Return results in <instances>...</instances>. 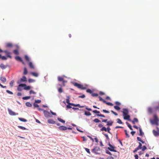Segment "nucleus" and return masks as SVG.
<instances>
[{
	"label": "nucleus",
	"mask_w": 159,
	"mask_h": 159,
	"mask_svg": "<svg viewBox=\"0 0 159 159\" xmlns=\"http://www.w3.org/2000/svg\"><path fill=\"white\" fill-rule=\"evenodd\" d=\"M142 148L140 147V146H138L133 151V152H136L138 150L141 149Z\"/></svg>",
	"instance_id": "21"
},
{
	"label": "nucleus",
	"mask_w": 159,
	"mask_h": 159,
	"mask_svg": "<svg viewBox=\"0 0 159 159\" xmlns=\"http://www.w3.org/2000/svg\"><path fill=\"white\" fill-rule=\"evenodd\" d=\"M107 159H114V158L113 157L111 156H109L108 157Z\"/></svg>",
	"instance_id": "64"
},
{
	"label": "nucleus",
	"mask_w": 159,
	"mask_h": 159,
	"mask_svg": "<svg viewBox=\"0 0 159 159\" xmlns=\"http://www.w3.org/2000/svg\"><path fill=\"white\" fill-rule=\"evenodd\" d=\"M20 81L21 82H26L27 81V79L25 76H23L20 79Z\"/></svg>",
	"instance_id": "14"
},
{
	"label": "nucleus",
	"mask_w": 159,
	"mask_h": 159,
	"mask_svg": "<svg viewBox=\"0 0 159 159\" xmlns=\"http://www.w3.org/2000/svg\"><path fill=\"white\" fill-rule=\"evenodd\" d=\"M100 151V148L97 147H95L92 150V152L96 154H99Z\"/></svg>",
	"instance_id": "3"
},
{
	"label": "nucleus",
	"mask_w": 159,
	"mask_h": 159,
	"mask_svg": "<svg viewBox=\"0 0 159 159\" xmlns=\"http://www.w3.org/2000/svg\"><path fill=\"white\" fill-rule=\"evenodd\" d=\"M107 131L110 134H111V132H110V130H111V129L109 127H108L107 128Z\"/></svg>",
	"instance_id": "54"
},
{
	"label": "nucleus",
	"mask_w": 159,
	"mask_h": 159,
	"mask_svg": "<svg viewBox=\"0 0 159 159\" xmlns=\"http://www.w3.org/2000/svg\"><path fill=\"white\" fill-rule=\"evenodd\" d=\"M1 59L2 60H6L7 59V57L4 56H1Z\"/></svg>",
	"instance_id": "49"
},
{
	"label": "nucleus",
	"mask_w": 159,
	"mask_h": 159,
	"mask_svg": "<svg viewBox=\"0 0 159 159\" xmlns=\"http://www.w3.org/2000/svg\"><path fill=\"white\" fill-rule=\"evenodd\" d=\"M135 122L137 123L138 122V119L137 118H134V119L132 121V122L133 124H135Z\"/></svg>",
	"instance_id": "22"
},
{
	"label": "nucleus",
	"mask_w": 159,
	"mask_h": 159,
	"mask_svg": "<svg viewBox=\"0 0 159 159\" xmlns=\"http://www.w3.org/2000/svg\"><path fill=\"white\" fill-rule=\"evenodd\" d=\"M123 116L124 119V120H128L129 121H130V116L128 114L125 116Z\"/></svg>",
	"instance_id": "11"
},
{
	"label": "nucleus",
	"mask_w": 159,
	"mask_h": 159,
	"mask_svg": "<svg viewBox=\"0 0 159 159\" xmlns=\"http://www.w3.org/2000/svg\"><path fill=\"white\" fill-rule=\"evenodd\" d=\"M30 96H26V97H23L22 98V99L24 100H27V99H30Z\"/></svg>",
	"instance_id": "40"
},
{
	"label": "nucleus",
	"mask_w": 159,
	"mask_h": 159,
	"mask_svg": "<svg viewBox=\"0 0 159 159\" xmlns=\"http://www.w3.org/2000/svg\"><path fill=\"white\" fill-rule=\"evenodd\" d=\"M31 74L33 76L37 77L38 76V74L37 73L34 72H32L31 73Z\"/></svg>",
	"instance_id": "20"
},
{
	"label": "nucleus",
	"mask_w": 159,
	"mask_h": 159,
	"mask_svg": "<svg viewBox=\"0 0 159 159\" xmlns=\"http://www.w3.org/2000/svg\"><path fill=\"white\" fill-rule=\"evenodd\" d=\"M57 120L59 121L62 123H65V121L64 120H63L60 118H58Z\"/></svg>",
	"instance_id": "28"
},
{
	"label": "nucleus",
	"mask_w": 159,
	"mask_h": 159,
	"mask_svg": "<svg viewBox=\"0 0 159 159\" xmlns=\"http://www.w3.org/2000/svg\"><path fill=\"white\" fill-rule=\"evenodd\" d=\"M70 104L71 105V106H73L75 107H80V105L79 104Z\"/></svg>",
	"instance_id": "41"
},
{
	"label": "nucleus",
	"mask_w": 159,
	"mask_h": 159,
	"mask_svg": "<svg viewBox=\"0 0 159 159\" xmlns=\"http://www.w3.org/2000/svg\"><path fill=\"white\" fill-rule=\"evenodd\" d=\"M86 92L87 93H89L91 94H92V91L90 89H87L86 90Z\"/></svg>",
	"instance_id": "53"
},
{
	"label": "nucleus",
	"mask_w": 159,
	"mask_h": 159,
	"mask_svg": "<svg viewBox=\"0 0 159 159\" xmlns=\"http://www.w3.org/2000/svg\"><path fill=\"white\" fill-rule=\"evenodd\" d=\"M0 67L2 69H5L7 68V66L4 65L3 64H1L0 66Z\"/></svg>",
	"instance_id": "18"
},
{
	"label": "nucleus",
	"mask_w": 159,
	"mask_h": 159,
	"mask_svg": "<svg viewBox=\"0 0 159 159\" xmlns=\"http://www.w3.org/2000/svg\"><path fill=\"white\" fill-rule=\"evenodd\" d=\"M25 84H19L17 87V90L19 91H21L22 90L21 87H23L24 86H25Z\"/></svg>",
	"instance_id": "7"
},
{
	"label": "nucleus",
	"mask_w": 159,
	"mask_h": 159,
	"mask_svg": "<svg viewBox=\"0 0 159 159\" xmlns=\"http://www.w3.org/2000/svg\"><path fill=\"white\" fill-rule=\"evenodd\" d=\"M139 135L141 136H143L144 135L143 133L142 132V130L141 128H139Z\"/></svg>",
	"instance_id": "17"
},
{
	"label": "nucleus",
	"mask_w": 159,
	"mask_h": 159,
	"mask_svg": "<svg viewBox=\"0 0 159 159\" xmlns=\"http://www.w3.org/2000/svg\"><path fill=\"white\" fill-rule=\"evenodd\" d=\"M32 93H33L34 94H36V93L34 91L32 90H31L30 91V94H31Z\"/></svg>",
	"instance_id": "56"
},
{
	"label": "nucleus",
	"mask_w": 159,
	"mask_h": 159,
	"mask_svg": "<svg viewBox=\"0 0 159 159\" xmlns=\"http://www.w3.org/2000/svg\"><path fill=\"white\" fill-rule=\"evenodd\" d=\"M152 132L153 134L155 136H157L159 134V133L158 132V131H157L154 130H153Z\"/></svg>",
	"instance_id": "27"
},
{
	"label": "nucleus",
	"mask_w": 159,
	"mask_h": 159,
	"mask_svg": "<svg viewBox=\"0 0 159 159\" xmlns=\"http://www.w3.org/2000/svg\"><path fill=\"white\" fill-rule=\"evenodd\" d=\"M93 112L95 114H99L100 113L99 111H98L96 110L93 111Z\"/></svg>",
	"instance_id": "46"
},
{
	"label": "nucleus",
	"mask_w": 159,
	"mask_h": 159,
	"mask_svg": "<svg viewBox=\"0 0 159 159\" xmlns=\"http://www.w3.org/2000/svg\"><path fill=\"white\" fill-rule=\"evenodd\" d=\"M34 106L35 107H39V105L36 103H34Z\"/></svg>",
	"instance_id": "59"
},
{
	"label": "nucleus",
	"mask_w": 159,
	"mask_h": 159,
	"mask_svg": "<svg viewBox=\"0 0 159 159\" xmlns=\"http://www.w3.org/2000/svg\"><path fill=\"white\" fill-rule=\"evenodd\" d=\"M25 58L26 59V60L27 61H30V59H29V58L27 56V55H25Z\"/></svg>",
	"instance_id": "51"
},
{
	"label": "nucleus",
	"mask_w": 159,
	"mask_h": 159,
	"mask_svg": "<svg viewBox=\"0 0 159 159\" xmlns=\"http://www.w3.org/2000/svg\"><path fill=\"white\" fill-rule=\"evenodd\" d=\"M99 100L100 101H102L104 103L106 102V101L105 100H104L101 97H99Z\"/></svg>",
	"instance_id": "43"
},
{
	"label": "nucleus",
	"mask_w": 159,
	"mask_h": 159,
	"mask_svg": "<svg viewBox=\"0 0 159 159\" xmlns=\"http://www.w3.org/2000/svg\"><path fill=\"white\" fill-rule=\"evenodd\" d=\"M93 121L95 123H98L100 122V121L98 119L96 118L94 119Z\"/></svg>",
	"instance_id": "39"
},
{
	"label": "nucleus",
	"mask_w": 159,
	"mask_h": 159,
	"mask_svg": "<svg viewBox=\"0 0 159 159\" xmlns=\"http://www.w3.org/2000/svg\"><path fill=\"white\" fill-rule=\"evenodd\" d=\"M107 125L108 126H111L112 125L113 123V122L112 121H107Z\"/></svg>",
	"instance_id": "19"
},
{
	"label": "nucleus",
	"mask_w": 159,
	"mask_h": 159,
	"mask_svg": "<svg viewBox=\"0 0 159 159\" xmlns=\"http://www.w3.org/2000/svg\"><path fill=\"white\" fill-rule=\"evenodd\" d=\"M84 115L86 116H90L91 115V114L89 112L85 111L84 112Z\"/></svg>",
	"instance_id": "30"
},
{
	"label": "nucleus",
	"mask_w": 159,
	"mask_h": 159,
	"mask_svg": "<svg viewBox=\"0 0 159 159\" xmlns=\"http://www.w3.org/2000/svg\"><path fill=\"white\" fill-rule=\"evenodd\" d=\"M19 119L21 121L24 122H26L27 121V120L23 118H19Z\"/></svg>",
	"instance_id": "29"
},
{
	"label": "nucleus",
	"mask_w": 159,
	"mask_h": 159,
	"mask_svg": "<svg viewBox=\"0 0 159 159\" xmlns=\"http://www.w3.org/2000/svg\"><path fill=\"white\" fill-rule=\"evenodd\" d=\"M0 80L3 83H5L7 81L5 77H2V76H0Z\"/></svg>",
	"instance_id": "12"
},
{
	"label": "nucleus",
	"mask_w": 159,
	"mask_h": 159,
	"mask_svg": "<svg viewBox=\"0 0 159 159\" xmlns=\"http://www.w3.org/2000/svg\"><path fill=\"white\" fill-rule=\"evenodd\" d=\"M124 131L125 132V134L126 135V137L128 138H129V136L128 134L127 130H125Z\"/></svg>",
	"instance_id": "45"
},
{
	"label": "nucleus",
	"mask_w": 159,
	"mask_h": 159,
	"mask_svg": "<svg viewBox=\"0 0 159 159\" xmlns=\"http://www.w3.org/2000/svg\"><path fill=\"white\" fill-rule=\"evenodd\" d=\"M3 52L5 53L7 57H9L10 58H11L12 57L11 56V53L7 50L4 51Z\"/></svg>",
	"instance_id": "9"
},
{
	"label": "nucleus",
	"mask_w": 159,
	"mask_h": 159,
	"mask_svg": "<svg viewBox=\"0 0 159 159\" xmlns=\"http://www.w3.org/2000/svg\"><path fill=\"white\" fill-rule=\"evenodd\" d=\"M25 105L28 107H31L32 106V104L29 102H26L25 103Z\"/></svg>",
	"instance_id": "34"
},
{
	"label": "nucleus",
	"mask_w": 159,
	"mask_h": 159,
	"mask_svg": "<svg viewBox=\"0 0 159 159\" xmlns=\"http://www.w3.org/2000/svg\"><path fill=\"white\" fill-rule=\"evenodd\" d=\"M117 123L120 124H122L123 122H122L121 120L119 118L117 119Z\"/></svg>",
	"instance_id": "38"
},
{
	"label": "nucleus",
	"mask_w": 159,
	"mask_h": 159,
	"mask_svg": "<svg viewBox=\"0 0 159 159\" xmlns=\"http://www.w3.org/2000/svg\"><path fill=\"white\" fill-rule=\"evenodd\" d=\"M8 110L9 114L11 116H15L18 115V113H16L9 109H8Z\"/></svg>",
	"instance_id": "8"
},
{
	"label": "nucleus",
	"mask_w": 159,
	"mask_h": 159,
	"mask_svg": "<svg viewBox=\"0 0 159 159\" xmlns=\"http://www.w3.org/2000/svg\"><path fill=\"white\" fill-rule=\"evenodd\" d=\"M58 79L59 81L62 82L63 86H65V83L67 82V81L66 80H64V79L63 78L60 76L58 77Z\"/></svg>",
	"instance_id": "4"
},
{
	"label": "nucleus",
	"mask_w": 159,
	"mask_h": 159,
	"mask_svg": "<svg viewBox=\"0 0 159 159\" xmlns=\"http://www.w3.org/2000/svg\"><path fill=\"white\" fill-rule=\"evenodd\" d=\"M122 112L123 113V116L129 114V111L128 109L126 108H123Z\"/></svg>",
	"instance_id": "6"
},
{
	"label": "nucleus",
	"mask_w": 159,
	"mask_h": 159,
	"mask_svg": "<svg viewBox=\"0 0 159 159\" xmlns=\"http://www.w3.org/2000/svg\"><path fill=\"white\" fill-rule=\"evenodd\" d=\"M58 85L59 86H61V87L58 89V91L59 92V93H61L63 92V91H62V89L61 88V87H62V86L61 85H60V84H58Z\"/></svg>",
	"instance_id": "24"
},
{
	"label": "nucleus",
	"mask_w": 159,
	"mask_h": 159,
	"mask_svg": "<svg viewBox=\"0 0 159 159\" xmlns=\"http://www.w3.org/2000/svg\"><path fill=\"white\" fill-rule=\"evenodd\" d=\"M103 134L106 137V139L107 140H109V137H108V135L107 134Z\"/></svg>",
	"instance_id": "55"
},
{
	"label": "nucleus",
	"mask_w": 159,
	"mask_h": 159,
	"mask_svg": "<svg viewBox=\"0 0 159 159\" xmlns=\"http://www.w3.org/2000/svg\"><path fill=\"white\" fill-rule=\"evenodd\" d=\"M34 81V80L33 79H30L28 80V82L29 83L33 82Z\"/></svg>",
	"instance_id": "58"
},
{
	"label": "nucleus",
	"mask_w": 159,
	"mask_h": 159,
	"mask_svg": "<svg viewBox=\"0 0 159 159\" xmlns=\"http://www.w3.org/2000/svg\"><path fill=\"white\" fill-rule=\"evenodd\" d=\"M114 108H115V109L116 110L118 111H119L120 109V108L119 107L117 106H114Z\"/></svg>",
	"instance_id": "44"
},
{
	"label": "nucleus",
	"mask_w": 159,
	"mask_h": 159,
	"mask_svg": "<svg viewBox=\"0 0 159 159\" xmlns=\"http://www.w3.org/2000/svg\"><path fill=\"white\" fill-rule=\"evenodd\" d=\"M29 65L30 68L32 69H34V67L33 64L31 62H29Z\"/></svg>",
	"instance_id": "16"
},
{
	"label": "nucleus",
	"mask_w": 159,
	"mask_h": 159,
	"mask_svg": "<svg viewBox=\"0 0 159 159\" xmlns=\"http://www.w3.org/2000/svg\"><path fill=\"white\" fill-rule=\"evenodd\" d=\"M6 46L7 47H11L12 46V44L11 43H8L6 44Z\"/></svg>",
	"instance_id": "31"
},
{
	"label": "nucleus",
	"mask_w": 159,
	"mask_h": 159,
	"mask_svg": "<svg viewBox=\"0 0 159 159\" xmlns=\"http://www.w3.org/2000/svg\"><path fill=\"white\" fill-rule=\"evenodd\" d=\"M111 112L113 113V114L114 115H115L116 116H117L118 115V114L116 113V112H115L114 111H113L112 110H111Z\"/></svg>",
	"instance_id": "63"
},
{
	"label": "nucleus",
	"mask_w": 159,
	"mask_h": 159,
	"mask_svg": "<svg viewBox=\"0 0 159 159\" xmlns=\"http://www.w3.org/2000/svg\"><path fill=\"white\" fill-rule=\"evenodd\" d=\"M59 129L61 130H65L67 129V128L64 126H61L59 127Z\"/></svg>",
	"instance_id": "13"
},
{
	"label": "nucleus",
	"mask_w": 159,
	"mask_h": 159,
	"mask_svg": "<svg viewBox=\"0 0 159 159\" xmlns=\"http://www.w3.org/2000/svg\"><path fill=\"white\" fill-rule=\"evenodd\" d=\"M6 92L7 93H8L10 94H13L12 92H11L10 91H9V90H7Z\"/></svg>",
	"instance_id": "62"
},
{
	"label": "nucleus",
	"mask_w": 159,
	"mask_h": 159,
	"mask_svg": "<svg viewBox=\"0 0 159 159\" xmlns=\"http://www.w3.org/2000/svg\"><path fill=\"white\" fill-rule=\"evenodd\" d=\"M97 116H99L102 117H105V116L104 115L101 114H98L97 115Z\"/></svg>",
	"instance_id": "57"
},
{
	"label": "nucleus",
	"mask_w": 159,
	"mask_h": 159,
	"mask_svg": "<svg viewBox=\"0 0 159 159\" xmlns=\"http://www.w3.org/2000/svg\"><path fill=\"white\" fill-rule=\"evenodd\" d=\"M85 151L88 153H89V154H90V150H89V149L88 148H85Z\"/></svg>",
	"instance_id": "50"
},
{
	"label": "nucleus",
	"mask_w": 159,
	"mask_h": 159,
	"mask_svg": "<svg viewBox=\"0 0 159 159\" xmlns=\"http://www.w3.org/2000/svg\"><path fill=\"white\" fill-rule=\"evenodd\" d=\"M67 97L68 98V99H66V102L67 103H68V104L70 105H71L70 104H73L72 103H70V100H69V97Z\"/></svg>",
	"instance_id": "32"
},
{
	"label": "nucleus",
	"mask_w": 159,
	"mask_h": 159,
	"mask_svg": "<svg viewBox=\"0 0 159 159\" xmlns=\"http://www.w3.org/2000/svg\"><path fill=\"white\" fill-rule=\"evenodd\" d=\"M142 148V151H144L147 148V147L145 146H143V147Z\"/></svg>",
	"instance_id": "48"
},
{
	"label": "nucleus",
	"mask_w": 159,
	"mask_h": 159,
	"mask_svg": "<svg viewBox=\"0 0 159 159\" xmlns=\"http://www.w3.org/2000/svg\"><path fill=\"white\" fill-rule=\"evenodd\" d=\"M107 128H106L105 127H103L102 128L100 129L101 131H104L106 132L107 131Z\"/></svg>",
	"instance_id": "35"
},
{
	"label": "nucleus",
	"mask_w": 159,
	"mask_h": 159,
	"mask_svg": "<svg viewBox=\"0 0 159 159\" xmlns=\"http://www.w3.org/2000/svg\"><path fill=\"white\" fill-rule=\"evenodd\" d=\"M154 119L153 120H151V123L152 125H158V121L159 120L158 119L157 116L156 115L154 116Z\"/></svg>",
	"instance_id": "1"
},
{
	"label": "nucleus",
	"mask_w": 159,
	"mask_h": 159,
	"mask_svg": "<svg viewBox=\"0 0 159 159\" xmlns=\"http://www.w3.org/2000/svg\"><path fill=\"white\" fill-rule=\"evenodd\" d=\"M17 127L19 128L20 129H23V130H25V129H26L25 127H23V126H21L18 125L17 126Z\"/></svg>",
	"instance_id": "36"
},
{
	"label": "nucleus",
	"mask_w": 159,
	"mask_h": 159,
	"mask_svg": "<svg viewBox=\"0 0 159 159\" xmlns=\"http://www.w3.org/2000/svg\"><path fill=\"white\" fill-rule=\"evenodd\" d=\"M15 59L17 60L20 61L21 62H22V60L21 58L19 56L16 57L15 58Z\"/></svg>",
	"instance_id": "25"
},
{
	"label": "nucleus",
	"mask_w": 159,
	"mask_h": 159,
	"mask_svg": "<svg viewBox=\"0 0 159 159\" xmlns=\"http://www.w3.org/2000/svg\"><path fill=\"white\" fill-rule=\"evenodd\" d=\"M28 73L27 69L26 67L24 68V74L25 75H26Z\"/></svg>",
	"instance_id": "33"
},
{
	"label": "nucleus",
	"mask_w": 159,
	"mask_h": 159,
	"mask_svg": "<svg viewBox=\"0 0 159 159\" xmlns=\"http://www.w3.org/2000/svg\"><path fill=\"white\" fill-rule=\"evenodd\" d=\"M24 89L25 90H29L31 88L29 86H27L26 85V86H24Z\"/></svg>",
	"instance_id": "23"
},
{
	"label": "nucleus",
	"mask_w": 159,
	"mask_h": 159,
	"mask_svg": "<svg viewBox=\"0 0 159 159\" xmlns=\"http://www.w3.org/2000/svg\"><path fill=\"white\" fill-rule=\"evenodd\" d=\"M73 84L74 86L77 87L78 88L81 89H86V88L85 87H84L83 85L77 83H74Z\"/></svg>",
	"instance_id": "2"
},
{
	"label": "nucleus",
	"mask_w": 159,
	"mask_h": 159,
	"mask_svg": "<svg viewBox=\"0 0 159 159\" xmlns=\"http://www.w3.org/2000/svg\"><path fill=\"white\" fill-rule=\"evenodd\" d=\"M85 97V95L84 94H83L81 96H79V98H84Z\"/></svg>",
	"instance_id": "61"
},
{
	"label": "nucleus",
	"mask_w": 159,
	"mask_h": 159,
	"mask_svg": "<svg viewBox=\"0 0 159 159\" xmlns=\"http://www.w3.org/2000/svg\"><path fill=\"white\" fill-rule=\"evenodd\" d=\"M126 123L127 124V125L128 127L131 130H133V129L132 128V126H131V125L128 122H126Z\"/></svg>",
	"instance_id": "26"
},
{
	"label": "nucleus",
	"mask_w": 159,
	"mask_h": 159,
	"mask_svg": "<svg viewBox=\"0 0 159 159\" xmlns=\"http://www.w3.org/2000/svg\"><path fill=\"white\" fill-rule=\"evenodd\" d=\"M14 82V80H12L10 83V85L11 87L13 86Z\"/></svg>",
	"instance_id": "42"
},
{
	"label": "nucleus",
	"mask_w": 159,
	"mask_h": 159,
	"mask_svg": "<svg viewBox=\"0 0 159 159\" xmlns=\"http://www.w3.org/2000/svg\"><path fill=\"white\" fill-rule=\"evenodd\" d=\"M105 103H106L108 105H109V106H113V104L112 103H111V102H107L106 101V102H105Z\"/></svg>",
	"instance_id": "47"
},
{
	"label": "nucleus",
	"mask_w": 159,
	"mask_h": 159,
	"mask_svg": "<svg viewBox=\"0 0 159 159\" xmlns=\"http://www.w3.org/2000/svg\"><path fill=\"white\" fill-rule=\"evenodd\" d=\"M91 95L93 97H97L98 96V94L93 93L91 94Z\"/></svg>",
	"instance_id": "52"
},
{
	"label": "nucleus",
	"mask_w": 159,
	"mask_h": 159,
	"mask_svg": "<svg viewBox=\"0 0 159 159\" xmlns=\"http://www.w3.org/2000/svg\"><path fill=\"white\" fill-rule=\"evenodd\" d=\"M13 53L16 55H18L19 54V53L18 51L17 50H15L13 51Z\"/></svg>",
	"instance_id": "37"
},
{
	"label": "nucleus",
	"mask_w": 159,
	"mask_h": 159,
	"mask_svg": "<svg viewBox=\"0 0 159 159\" xmlns=\"http://www.w3.org/2000/svg\"><path fill=\"white\" fill-rule=\"evenodd\" d=\"M109 147L108 148V149L111 151H113L114 152H116V151L115 150V147L112 146L109 143Z\"/></svg>",
	"instance_id": "5"
},
{
	"label": "nucleus",
	"mask_w": 159,
	"mask_h": 159,
	"mask_svg": "<svg viewBox=\"0 0 159 159\" xmlns=\"http://www.w3.org/2000/svg\"><path fill=\"white\" fill-rule=\"evenodd\" d=\"M48 122L49 124H54L55 122L52 119H49L48 120Z\"/></svg>",
	"instance_id": "15"
},
{
	"label": "nucleus",
	"mask_w": 159,
	"mask_h": 159,
	"mask_svg": "<svg viewBox=\"0 0 159 159\" xmlns=\"http://www.w3.org/2000/svg\"><path fill=\"white\" fill-rule=\"evenodd\" d=\"M148 111L150 113H152V109L151 108H148Z\"/></svg>",
	"instance_id": "60"
},
{
	"label": "nucleus",
	"mask_w": 159,
	"mask_h": 159,
	"mask_svg": "<svg viewBox=\"0 0 159 159\" xmlns=\"http://www.w3.org/2000/svg\"><path fill=\"white\" fill-rule=\"evenodd\" d=\"M44 116L46 117H51L50 113L48 111H44Z\"/></svg>",
	"instance_id": "10"
}]
</instances>
